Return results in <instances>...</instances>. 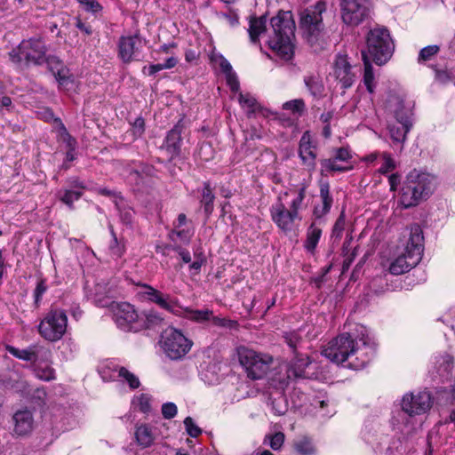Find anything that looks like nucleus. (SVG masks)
Returning <instances> with one entry per match:
<instances>
[{"label":"nucleus","instance_id":"f257e3e1","mask_svg":"<svg viewBox=\"0 0 455 455\" xmlns=\"http://www.w3.org/2000/svg\"><path fill=\"white\" fill-rule=\"evenodd\" d=\"M362 329V336L353 338L349 333H343L333 339L323 350L322 354L338 364L348 361L347 367L359 370L363 368L372 358L375 344Z\"/></svg>","mask_w":455,"mask_h":455},{"label":"nucleus","instance_id":"f03ea898","mask_svg":"<svg viewBox=\"0 0 455 455\" xmlns=\"http://www.w3.org/2000/svg\"><path fill=\"white\" fill-rule=\"evenodd\" d=\"M295 21L290 11L280 10L270 19L268 45L285 60L293 55Z\"/></svg>","mask_w":455,"mask_h":455},{"label":"nucleus","instance_id":"7ed1b4c3","mask_svg":"<svg viewBox=\"0 0 455 455\" xmlns=\"http://www.w3.org/2000/svg\"><path fill=\"white\" fill-rule=\"evenodd\" d=\"M435 179L433 175L420 170H411L403 181L400 202L404 208L418 205L427 200L434 192Z\"/></svg>","mask_w":455,"mask_h":455},{"label":"nucleus","instance_id":"20e7f679","mask_svg":"<svg viewBox=\"0 0 455 455\" xmlns=\"http://www.w3.org/2000/svg\"><path fill=\"white\" fill-rule=\"evenodd\" d=\"M326 12V4L318 1L315 5L301 9L299 12V28L308 44H315L324 35L325 26L323 13Z\"/></svg>","mask_w":455,"mask_h":455},{"label":"nucleus","instance_id":"39448f33","mask_svg":"<svg viewBox=\"0 0 455 455\" xmlns=\"http://www.w3.org/2000/svg\"><path fill=\"white\" fill-rule=\"evenodd\" d=\"M423 239L419 227L412 228L404 252L395 258L389 266L391 274L402 275L419 264L423 253Z\"/></svg>","mask_w":455,"mask_h":455},{"label":"nucleus","instance_id":"423d86ee","mask_svg":"<svg viewBox=\"0 0 455 455\" xmlns=\"http://www.w3.org/2000/svg\"><path fill=\"white\" fill-rule=\"evenodd\" d=\"M366 47L367 51L363 52L379 66L386 64L395 50L388 29L380 26H376L367 33Z\"/></svg>","mask_w":455,"mask_h":455},{"label":"nucleus","instance_id":"0eeeda50","mask_svg":"<svg viewBox=\"0 0 455 455\" xmlns=\"http://www.w3.org/2000/svg\"><path fill=\"white\" fill-rule=\"evenodd\" d=\"M47 48L40 37L23 40L9 52L10 60L19 68L30 64L41 65L46 60Z\"/></svg>","mask_w":455,"mask_h":455},{"label":"nucleus","instance_id":"6e6552de","mask_svg":"<svg viewBox=\"0 0 455 455\" xmlns=\"http://www.w3.org/2000/svg\"><path fill=\"white\" fill-rule=\"evenodd\" d=\"M304 199L305 188H301L288 208L280 199L271 206V219L283 232L289 233L293 231L296 222L301 220L299 211L302 208Z\"/></svg>","mask_w":455,"mask_h":455},{"label":"nucleus","instance_id":"1a4fd4ad","mask_svg":"<svg viewBox=\"0 0 455 455\" xmlns=\"http://www.w3.org/2000/svg\"><path fill=\"white\" fill-rule=\"evenodd\" d=\"M238 360L251 379H263L270 369L273 357L267 354L258 353L245 347L237 348Z\"/></svg>","mask_w":455,"mask_h":455},{"label":"nucleus","instance_id":"9d476101","mask_svg":"<svg viewBox=\"0 0 455 455\" xmlns=\"http://www.w3.org/2000/svg\"><path fill=\"white\" fill-rule=\"evenodd\" d=\"M160 344L165 355L172 360L182 358L192 347L191 340L180 331L172 327L162 332Z\"/></svg>","mask_w":455,"mask_h":455},{"label":"nucleus","instance_id":"9b49d317","mask_svg":"<svg viewBox=\"0 0 455 455\" xmlns=\"http://www.w3.org/2000/svg\"><path fill=\"white\" fill-rule=\"evenodd\" d=\"M68 317L63 310L52 309L38 325L39 334L48 341L60 340L67 331Z\"/></svg>","mask_w":455,"mask_h":455},{"label":"nucleus","instance_id":"f8f14e48","mask_svg":"<svg viewBox=\"0 0 455 455\" xmlns=\"http://www.w3.org/2000/svg\"><path fill=\"white\" fill-rule=\"evenodd\" d=\"M342 21L351 27H357L369 16L371 8V0H340Z\"/></svg>","mask_w":455,"mask_h":455},{"label":"nucleus","instance_id":"ddd939ff","mask_svg":"<svg viewBox=\"0 0 455 455\" xmlns=\"http://www.w3.org/2000/svg\"><path fill=\"white\" fill-rule=\"evenodd\" d=\"M113 319L116 325L125 331H140V315L134 307L127 302H112L110 305Z\"/></svg>","mask_w":455,"mask_h":455},{"label":"nucleus","instance_id":"4468645a","mask_svg":"<svg viewBox=\"0 0 455 455\" xmlns=\"http://www.w3.org/2000/svg\"><path fill=\"white\" fill-rule=\"evenodd\" d=\"M310 364L309 357L304 354H296L286 370V375L276 378L279 380V389L284 390L291 380L307 378L306 368Z\"/></svg>","mask_w":455,"mask_h":455},{"label":"nucleus","instance_id":"2eb2a0df","mask_svg":"<svg viewBox=\"0 0 455 455\" xmlns=\"http://www.w3.org/2000/svg\"><path fill=\"white\" fill-rule=\"evenodd\" d=\"M432 405L430 393L421 391L417 394H406L402 400L403 411L410 416L427 411Z\"/></svg>","mask_w":455,"mask_h":455},{"label":"nucleus","instance_id":"dca6fc26","mask_svg":"<svg viewBox=\"0 0 455 455\" xmlns=\"http://www.w3.org/2000/svg\"><path fill=\"white\" fill-rule=\"evenodd\" d=\"M6 349L14 357L32 363H47L52 357V352L49 348L37 344L31 345L25 349L7 346Z\"/></svg>","mask_w":455,"mask_h":455},{"label":"nucleus","instance_id":"f3484780","mask_svg":"<svg viewBox=\"0 0 455 455\" xmlns=\"http://www.w3.org/2000/svg\"><path fill=\"white\" fill-rule=\"evenodd\" d=\"M332 74L343 89L351 87L355 80V73L353 71L347 55L338 54L336 56Z\"/></svg>","mask_w":455,"mask_h":455},{"label":"nucleus","instance_id":"a211bd4d","mask_svg":"<svg viewBox=\"0 0 455 455\" xmlns=\"http://www.w3.org/2000/svg\"><path fill=\"white\" fill-rule=\"evenodd\" d=\"M142 48L141 38L135 36H122L119 39V57L124 63H130L139 60L140 49Z\"/></svg>","mask_w":455,"mask_h":455},{"label":"nucleus","instance_id":"6ab92c4d","mask_svg":"<svg viewBox=\"0 0 455 455\" xmlns=\"http://www.w3.org/2000/svg\"><path fill=\"white\" fill-rule=\"evenodd\" d=\"M432 369L429 372L432 378L447 379L451 375L454 367V359L449 354H441L434 357Z\"/></svg>","mask_w":455,"mask_h":455},{"label":"nucleus","instance_id":"aec40b11","mask_svg":"<svg viewBox=\"0 0 455 455\" xmlns=\"http://www.w3.org/2000/svg\"><path fill=\"white\" fill-rule=\"evenodd\" d=\"M299 156L303 163L309 170L315 168V147L311 141L309 132H305L299 140Z\"/></svg>","mask_w":455,"mask_h":455},{"label":"nucleus","instance_id":"412c9836","mask_svg":"<svg viewBox=\"0 0 455 455\" xmlns=\"http://www.w3.org/2000/svg\"><path fill=\"white\" fill-rule=\"evenodd\" d=\"M184 131V124L181 121H179L173 128L168 132L165 140L164 147L166 151L169 153L171 158H173L180 155L181 144H182V132Z\"/></svg>","mask_w":455,"mask_h":455},{"label":"nucleus","instance_id":"4be33fe9","mask_svg":"<svg viewBox=\"0 0 455 455\" xmlns=\"http://www.w3.org/2000/svg\"><path fill=\"white\" fill-rule=\"evenodd\" d=\"M391 111L398 124H404L412 126V105L405 102L403 99L395 97L391 100Z\"/></svg>","mask_w":455,"mask_h":455},{"label":"nucleus","instance_id":"5701e85b","mask_svg":"<svg viewBox=\"0 0 455 455\" xmlns=\"http://www.w3.org/2000/svg\"><path fill=\"white\" fill-rule=\"evenodd\" d=\"M14 431L19 435H25L31 432L34 418L31 411L28 409L18 411L13 415Z\"/></svg>","mask_w":455,"mask_h":455},{"label":"nucleus","instance_id":"b1692460","mask_svg":"<svg viewBox=\"0 0 455 455\" xmlns=\"http://www.w3.org/2000/svg\"><path fill=\"white\" fill-rule=\"evenodd\" d=\"M141 287L143 289L141 294L148 300L157 304L160 307L165 310L173 311L174 304L170 299L169 295H164L158 290L146 283L142 284Z\"/></svg>","mask_w":455,"mask_h":455},{"label":"nucleus","instance_id":"393cba45","mask_svg":"<svg viewBox=\"0 0 455 455\" xmlns=\"http://www.w3.org/2000/svg\"><path fill=\"white\" fill-rule=\"evenodd\" d=\"M271 385L277 390L276 396L270 395L269 401L272 411L277 416L284 415L288 411V401L283 394L284 390L279 389V380L275 378L272 379Z\"/></svg>","mask_w":455,"mask_h":455},{"label":"nucleus","instance_id":"a878e982","mask_svg":"<svg viewBox=\"0 0 455 455\" xmlns=\"http://www.w3.org/2000/svg\"><path fill=\"white\" fill-rule=\"evenodd\" d=\"M248 33L251 43L256 44L259 42V37L265 33L269 34V29L267 28V17L262 15L260 17L251 16L249 19Z\"/></svg>","mask_w":455,"mask_h":455},{"label":"nucleus","instance_id":"bb28decb","mask_svg":"<svg viewBox=\"0 0 455 455\" xmlns=\"http://www.w3.org/2000/svg\"><path fill=\"white\" fill-rule=\"evenodd\" d=\"M411 125L398 124V123H388L387 130L389 136L394 144H399L400 149L403 148V143L406 140V135L410 132Z\"/></svg>","mask_w":455,"mask_h":455},{"label":"nucleus","instance_id":"cd10ccee","mask_svg":"<svg viewBox=\"0 0 455 455\" xmlns=\"http://www.w3.org/2000/svg\"><path fill=\"white\" fill-rule=\"evenodd\" d=\"M320 197L322 200V207H315L314 213L317 218H321L329 211L331 210V207L332 205V196L330 193V185L327 181L321 182L320 183Z\"/></svg>","mask_w":455,"mask_h":455},{"label":"nucleus","instance_id":"c85d7f7f","mask_svg":"<svg viewBox=\"0 0 455 455\" xmlns=\"http://www.w3.org/2000/svg\"><path fill=\"white\" fill-rule=\"evenodd\" d=\"M164 323L162 315L154 310H148L140 315V330L141 329H154L161 326Z\"/></svg>","mask_w":455,"mask_h":455},{"label":"nucleus","instance_id":"c756f323","mask_svg":"<svg viewBox=\"0 0 455 455\" xmlns=\"http://www.w3.org/2000/svg\"><path fill=\"white\" fill-rule=\"evenodd\" d=\"M114 371L117 372V379L122 382H126L130 388L136 389L140 387V382L139 378L125 367L116 365Z\"/></svg>","mask_w":455,"mask_h":455},{"label":"nucleus","instance_id":"7c9ffc66","mask_svg":"<svg viewBox=\"0 0 455 455\" xmlns=\"http://www.w3.org/2000/svg\"><path fill=\"white\" fill-rule=\"evenodd\" d=\"M135 437L139 445L144 448L150 446L155 439L150 427L146 424L137 427Z\"/></svg>","mask_w":455,"mask_h":455},{"label":"nucleus","instance_id":"2f4dec72","mask_svg":"<svg viewBox=\"0 0 455 455\" xmlns=\"http://www.w3.org/2000/svg\"><path fill=\"white\" fill-rule=\"evenodd\" d=\"M304 83L313 97L319 98L323 95L324 86L320 76H307L304 77Z\"/></svg>","mask_w":455,"mask_h":455},{"label":"nucleus","instance_id":"473e14b6","mask_svg":"<svg viewBox=\"0 0 455 455\" xmlns=\"http://www.w3.org/2000/svg\"><path fill=\"white\" fill-rule=\"evenodd\" d=\"M322 235V230L320 228L316 227L315 224H311L307 232V238L305 241L304 247L309 252H314L319 239Z\"/></svg>","mask_w":455,"mask_h":455},{"label":"nucleus","instance_id":"72a5a7b5","mask_svg":"<svg viewBox=\"0 0 455 455\" xmlns=\"http://www.w3.org/2000/svg\"><path fill=\"white\" fill-rule=\"evenodd\" d=\"M214 199H215V196L212 193V189L210 186V183L205 182L204 184V189L202 192L201 204H203L204 211L207 216L212 214V212L213 211Z\"/></svg>","mask_w":455,"mask_h":455},{"label":"nucleus","instance_id":"f704fd0d","mask_svg":"<svg viewBox=\"0 0 455 455\" xmlns=\"http://www.w3.org/2000/svg\"><path fill=\"white\" fill-rule=\"evenodd\" d=\"M363 60L364 64L363 82L369 92H373L374 75L370 59L364 52H362Z\"/></svg>","mask_w":455,"mask_h":455},{"label":"nucleus","instance_id":"c9c22d12","mask_svg":"<svg viewBox=\"0 0 455 455\" xmlns=\"http://www.w3.org/2000/svg\"><path fill=\"white\" fill-rule=\"evenodd\" d=\"M238 101L242 108L247 110L248 114L256 113L260 108L256 99L249 93L243 94L240 92Z\"/></svg>","mask_w":455,"mask_h":455},{"label":"nucleus","instance_id":"e433bc0d","mask_svg":"<svg viewBox=\"0 0 455 455\" xmlns=\"http://www.w3.org/2000/svg\"><path fill=\"white\" fill-rule=\"evenodd\" d=\"M82 196L83 191L75 190L72 188H65L59 192L60 200L68 205L70 209L74 208V202L80 199Z\"/></svg>","mask_w":455,"mask_h":455},{"label":"nucleus","instance_id":"4c0bfd02","mask_svg":"<svg viewBox=\"0 0 455 455\" xmlns=\"http://www.w3.org/2000/svg\"><path fill=\"white\" fill-rule=\"evenodd\" d=\"M283 339L294 355L299 354L298 352V348L301 347L303 339L297 331L285 332L283 334Z\"/></svg>","mask_w":455,"mask_h":455},{"label":"nucleus","instance_id":"58836bf2","mask_svg":"<svg viewBox=\"0 0 455 455\" xmlns=\"http://www.w3.org/2000/svg\"><path fill=\"white\" fill-rule=\"evenodd\" d=\"M35 375L37 379L44 381H51L55 379V371L48 364L44 366L36 365L34 368Z\"/></svg>","mask_w":455,"mask_h":455},{"label":"nucleus","instance_id":"ea45409f","mask_svg":"<svg viewBox=\"0 0 455 455\" xmlns=\"http://www.w3.org/2000/svg\"><path fill=\"white\" fill-rule=\"evenodd\" d=\"M169 239L176 243L180 242L183 244H188L190 243L192 233H190L189 230L182 229V230H176L172 229L169 235Z\"/></svg>","mask_w":455,"mask_h":455},{"label":"nucleus","instance_id":"a19ab883","mask_svg":"<svg viewBox=\"0 0 455 455\" xmlns=\"http://www.w3.org/2000/svg\"><path fill=\"white\" fill-rule=\"evenodd\" d=\"M116 206L120 212V218L123 223L130 225L134 213L133 210L125 204L123 199H120L119 202L116 201Z\"/></svg>","mask_w":455,"mask_h":455},{"label":"nucleus","instance_id":"79ce46f5","mask_svg":"<svg viewBox=\"0 0 455 455\" xmlns=\"http://www.w3.org/2000/svg\"><path fill=\"white\" fill-rule=\"evenodd\" d=\"M440 51V47L436 44L427 45L419 51L418 62L419 64L431 60Z\"/></svg>","mask_w":455,"mask_h":455},{"label":"nucleus","instance_id":"37998d69","mask_svg":"<svg viewBox=\"0 0 455 455\" xmlns=\"http://www.w3.org/2000/svg\"><path fill=\"white\" fill-rule=\"evenodd\" d=\"M296 451L300 455H312L315 453V448L309 439L303 437L294 443Z\"/></svg>","mask_w":455,"mask_h":455},{"label":"nucleus","instance_id":"c03bdc74","mask_svg":"<svg viewBox=\"0 0 455 455\" xmlns=\"http://www.w3.org/2000/svg\"><path fill=\"white\" fill-rule=\"evenodd\" d=\"M382 164L379 169L381 174H387L393 172L396 168L395 161L393 159L389 153L384 152L381 154Z\"/></svg>","mask_w":455,"mask_h":455},{"label":"nucleus","instance_id":"a18cd8bd","mask_svg":"<svg viewBox=\"0 0 455 455\" xmlns=\"http://www.w3.org/2000/svg\"><path fill=\"white\" fill-rule=\"evenodd\" d=\"M264 443H267L274 451L280 450L284 443V434L276 432L274 435H267Z\"/></svg>","mask_w":455,"mask_h":455},{"label":"nucleus","instance_id":"49530a36","mask_svg":"<svg viewBox=\"0 0 455 455\" xmlns=\"http://www.w3.org/2000/svg\"><path fill=\"white\" fill-rule=\"evenodd\" d=\"M283 108L300 115L306 110V106L303 100L296 99L283 103Z\"/></svg>","mask_w":455,"mask_h":455},{"label":"nucleus","instance_id":"de8ad7c7","mask_svg":"<svg viewBox=\"0 0 455 455\" xmlns=\"http://www.w3.org/2000/svg\"><path fill=\"white\" fill-rule=\"evenodd\" d=\"M321 166L322 172H345L349 169L337 164V161L331 158L321 160Z\"/></svg>","mask_w":455,"mask_h":455},{"label":"nucleus","instance_id":"09e8293b","mask_svg":"<svg viewBox=\"0 0 455 455\" xmlns=\"http://www.w3.org/2000/svg\"><path fill=\"white\" fill-rule=\"evenodd\" d=\"M151 398L148 395L141 394L135 397L133 403L139 407L140 411L148 413L151 410L150 406Z\"/></svg>","mask_w":455,"mask_h":455},{"label":"nucleus","instance_id":"8fccbe9b","mask_svg":"<svg viewBox=\"0 0 455 455\" xmlns=\"http://www.w3.org/2000/svg\"><path fill=\"white\" fill-rule=\"evenodd\" d=\"M61 130L63 131L66 136L65 140H67L68 146L69 148V150L66 154V160L71 162L75 159L74 150L76 146V140L69 135V133L67 132V129L63 124H61Z\"/></svg>","mask_w":455,"mask_h":455},{"label":"nucleus","instance_id":"3c124183","mask_svg":"<svg viewBox=\"0 0 455 455\" xmlns=\"http://www.w3.org/2000/svg\"><path fill=\"white\" fill-rule=\"evenodd\" d=\"M86 12L98 13L102 10L101 4L97 0H77Z\"/></svg>","mask_w":455,"mask_h":455},{"label":"nucleus","instance_id":"603ef678","mask_svg":"<svg viewBox=\"0 0 455 455\" xmlns=\"http://www.w3.org/2000/svg\"><path fill=\"white\" fill-rule=\"evenodd\" d=\"M184 425H185L188 434L190 436L197 437L199 435H201V433H202L201 428L195 424V422L191 417H187L184 419Z\"/></svg>","mask_w":455,"mask_h":455},{"label":"nucleus","instance_id":"864d4df0","mask_svg":"<svg viewBox=\"0 0 455 455\" xmlns=\"http://www.w3.org/2000/svg\"><path fill=\"white\" fill-rule=\"evenodd\" d=\"M189 314L190 319L196 322H204L210 319V316L212 315V311L209 309L191 310Z\"/></svg>","mask_w":455,"mask_h":455},{"label":"nucleus","instance_id":"5fc2aeb1","mask_svg":"<svg viewBox=\"0 0 455 455\" xmlns=\"http://www.w3.org/2000/svg\"><path fill=\"white\" fill-rule=\"evenodd\" d=\"M177 406L173 403H165L162 406V414L164 419H172L177 414Z\"/></svg>","mask_w":455,"mask_h":455},{"label":"nucleus","instance_id":"6e6d98bb","mask_svg":"<svg viewBox=\"0 0 455 455\" xmlns=\"http://www.w3.org/2000/svg\"><path fill=\"white\" fill-rule=\"evenodd\" d=\"M452 72L446 69L435 70V81L439 84H445L451 81Z\"/></svg>","mask_w":455,"mask_h":455},{"label":"nucleus","instance_id":"4d7b16f0","mask_svg":"<svg viewBox=\"0 0 455 455\" xmlns=\"http://www.w3.org/2000/svg\"><path fill=\"white\" fill-rule=\"evenodd\" d=\"M47 290V285L44 280H40L37 283V285L34 291V297H35V304L36 307L39 306V303L41 301L42 296Z\"/></svg>","mask_w":455,"mask_h":455},{"label":"nucleus","instance_id":"13d9d810","mask_svg":"<svg viewBox=\"0 0 455 455\" xmlns=\"http://www.w3.org/2000/svg\"><path fill=\"white\" fill-rule=\"evenodd\" d=\"M345 228V218L343 213L336 220L333 228H332V236L336 238H339L342 235V232Z\"/></svg>","mask_w":455,"mask_h":455},{"label":"nucleus","instance_id":"bf43d9fd","mask_svg":"<svg viewBox=\"0 0 455 455\" xmlns=\"http://www.w3.org/2000/svg\"><path fill=\"white\" fill-rule=\"evenodd\" d=\"M226 80L232 92H237L239 91L240 84L237 76L235 72L226 75Z\"/></svg>","mask_w":455,"mask_h":455},{"label":"nucleus","instance_id":"052dcab7","mask_svg":"<svg viewBox=\"0 0 455 455\" xmlns=\"http://www.w3.org/2000/svg\"><path fill=\"white\" fill-rule=\"evenodd\" d=\"M226 80L232 92H237L239 91L240 84L237 76L235 72L226 75Z\"/></svg>","mask_w":455,"mask_h":455},{"label":"nucleus","instance_id":"680f3d73","mask_svg":"<svg viewBox=\"0 0 455 455\" xmlns=\"http://www.w3.org/2000/svg\"><path fill=\"white\" fill-rule=\"evenodd\" d=\"M351 157L349 151L345 148H339L336 150L335 156L332 159L336 161L347 162Z\"/></svg>","mask_w":455,"mask_h":455},{"label":"nucleus","instance_id":"e2e57ef3","mask_svg":"<svg viewBox=\"0 0 455 455\" xmlns=\"http://www.w3.org/2000/svg\"><path fill=\"white\" fill-rule=\"evenodd\" d=\"M111 234L113 236V243L110 245V250L114 255L120 257L123 253V247L118 244L117 237L113 229H111Z\"/></svg>","mask_w":455,"mask_h":455},{"label":"nucleus","instance_id":"0e129e2a","mask_svg":"<svg viewBox=\"0 0 455 455\" xmlns=\"http://www.w3.org/2000/svg\"><path fill=\"white\" fill-rule=\"evenodd\" d=\"M145 123L143 118L138 117L132 124V130L135 135H141L144 132Z\"/></svg>","mask_w":455,"mask_h":455},{"label":"nucleus","instance_id":"69168bd1","mask_svg":"<svg viewBox=\"0 0 455 455\" xmlns=\"http://www.w3.org/2000/svg\"><path fill=\"white\" fill-rule=\"evenodd\" d=\"M68 188L75 190H84L85 188V186L84 183L77 178H71L68 180Z\"/></svg>","mask_w":455,"mask_h":455},{"label":"nucleus","instance_id":"338daca9","mask_svg":"<svg viewBox=\"0 0 455 455\" xmlns=\"http://www.w3.org/2000/svg\"><path fill=\"white\" fill-rule=\"evenodd\" d=\"M401 181V176L398 173H392L388 177V182L390 185V190L391 191H396L398 185Z\"/></svg>","mask_w":455,"mask_h":455},{"label":"nucleus","instance_id":"774afa93","mask_svg":"<svg viewBox=\"0 0 455 455\" xmlns=\"http://www.w3.org/2000/svg\"><path fill=\"white\" fill-rule=\"evenodd\" d=\"M220 67L225 75L234 72L231 64L223 56L220 58Z\"/></svg>","mask_w":455,"mask_h":455}]
</instances>
